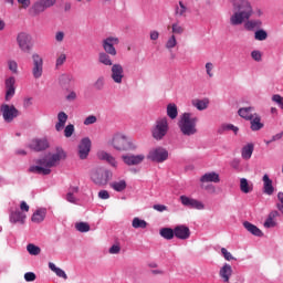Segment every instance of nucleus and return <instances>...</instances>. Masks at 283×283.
I'll list each match as a JSON object with an SVG mask.
<instances>
[{
  "instance_id": "f257e3e1",
  "label": "nucleus",
  "mask_w": 283,
  "mask_h": 283,
  "mask_svg": "<svg viewBox=\"0 0 283 283\" xmlns=\"http://www.w3.org/2000/svg\"><path fill=\"white\" fill-rule=\"evenodd\" d=\"M233 13L230 17L231 25H242L248 32L260 30L262 28V20H250L253 17V7L249 0H232Z\"/></svg>"
},
{
  "instance_id": "f03ea898",
  "label": "nucleus",
  "mask_w": 283,
  "mask_h": 283,
  "mask_svg": "<svg viewBox=\"0 0 283 283\" xmlns=\"http://www.w3.org/2000/svg\"><path fill=\"white\" fill-rule=\"evenodd\" d=\"M67 158V154H65V150L63 148L57 147L56 151L51 155V157H44L41 159H38L35 163L38 166H31L29 168L30 174H40L42 176H50L52 174V167H56L61 160H65Z\"/></svg>"
},
{
  "instance_id": "7ed1b4c3",
  "label": "nucleus",
  "mask_w": 283,
  "mask_h": 283,
  "mask_svg": "<svg viewBox=\"0 0 283 283\" xmlns=\"http://www.w3.org/2000/svg\"><path fill=\"white\" fill-rule=\"evenodd\" d=\"M198 116L184 113L179 117L178 127L184 136H196L198 134Z\"/></svg>"
},
{
  "instance_id": "20e7f679",
  "label": "nucleus",
  "mask_w": 283,
  "mask_h": 283,
  "mask_svg": "<svg viewBox=\"0 0 283 283\" xmlns=\"http://www.w3.org/2000/svg\"><path fill=\"white\" fill-rule=\"evenodd\" d=\"M108 145L116 149V151H132L136 149V143L123 133H115L108 140Z\"/></svg>"
},
{
  "instance_id": "39448f33",
  "label": "nucleus",
  "mask_w": 283,
  "mask_h": 283,
  "mask_svg": "<svg viewBox=\"0 0 283 283\" xmlns=\"http://www.w3.org/2000/svg\"><path fill=\"white\" fill-rule=\"evenodd\" d=\"M114 176V172L109 169L105 168H95L91 172V180L94 182V185H97V187H105Z\"/></svg>"
},
{
  "instance_id": "423d86ee",
  "label": "nucleus",
  "mask_w": 283,
  "mask_h": 283,
  "mask_svg": "<svg viewBox=\"0 0 283 283\" xmlns=\"http://www.w3.org/2000/svg\"><path fill=\"white\" fill-rule=\"evenodd\" d=\"M167 132H169L167 117L157 118L151 129L153 138H155V140H163L167 136Z\"/></svg>"
},
{
  "instance_id": "0eeeda50",
  "label": "nucleus",
  "mask_w": 283,
  "mask_h": 283,
  "mask_svg": "<svg viewBox=\"0 0 283 283\" xmlns=\"http://www.w3.org/2000/svg\"><path fill=\"white\" fill-rule=\"evenodd\" d=\"M15 41L21 52H32V49L34 48V42H32V35L25 32H20L18 33Z\"/></svg>"
},
{
  "instance_id": "6e6552de",
  "label": "nucleus",
  "mask_w": 283,
  "mask_h": 283,
  "mask_svg": "<svg viewBox=\"0 0 283 283\" xmlns=\"http://www.w3.org/2000/svg\"><path fill=\"white\" fill-rule=\"evenodd\" d=\"M0 114L4 120V123H12L14 118L19 116V109L14 107V105L2 104L0 106Z\"/></svg>"
},
{
  "instance_id": "1a4fd4ad",
  "label": "nucleus",
  "mask_w": 283,
  "mask_h": 283,
  "mask_svg": "<svg viewBox=\"0 0 283 283\" xmlns=\"http://www.w3.org/2000/svg\"><path fill=\"white\" fill-rule=\"evenodd\" d=\"M120 43V40L116 36H107L102 41V48L106 52V54H109L111 56H116L118 52L116 51V48L114 45H118Z\"/></svg>"
},
{
  "instance_id": "9d476101",
  "label": "nucleus",
  "mask_w": 283,
  "mask_h": 283,
  "mask_svg": "<svg viewBox=\"0 0 283 283\" xmlns=\"http://www.w3.org/2000/svg\"><path fill=\"white\" fill-rule=\"evenodd\" d=\"M32 75L33 78H41L43 76V56L39 53H33L32 56Z\"/></svg>"
},
{
  "instance_id": "9b49d317",
  "label": "nucleus",
  "mask_w": 283,
  "mask_h": 283,
  "mask_svg": "<svg viewBox=\"0 0 283 283\" xmlns=\"http://www.w3.org/2000/svg\"><path fill=\"white\" fill-rule=\"evenodd\" d=\"M56 3V0H36L31 7V12L35 15L42 14L49 8H52Z\"/></svg>"
},
{
  "instance_id": "f8f14e48",
  "label": "nucleus",
  "mask_w": 283,
  "mask_h": 283,
  "mask_svg": "<svg viewBox=\"0 0 283 283\" xmlns=\"http://www.w3.org/2000/svg\"><path fill=\"white\" fill-rule=\"evenodd\" d=\"M169 158V153L163 147L154 148L148 154V160L153 163H165Z\"/></svg>"
},
{
  "instance_id": "ddd939ff",
  "label": "nucleus",
  "mask_w": 283,
  "mask_h": 283,
  "mask_svg": "<svg viewBox=\"0 0 283 283\" xmlns=\"http://www.w3.org/2000/svg\"><path fill=\"white\" fill-rule=\"evenodd\" d=\"M111 78L117 85H120L123 83V78H125V69L123 67V64L115 63L112 65Z\"/></svg>"
},
{
  "instance_id": "4468645a",
  "label": "nucleus",
  "mask_w": 283,
  "mask_h": 283,
  "mask_svg": "<svg viewBox=\"0 0 283 283\" xmlns=\"http://www.w3.org/2000/svg\"><path fill=\"white\" fill-rule=\"evenodd\" d=\"M180 202L184 207H188V209H197V211H202L205 209V203L198 199H193L188 196H180Z\"/></svg>"
},
{
  "instance_id": "2eb2a0df",
  "label": "nucleus",
  "mask_w": 283,
  "mask_h": 283,
  "mask_svg": "<svg viewBox=\"0 0 283 283\" xmlns=\"http://www.w3.org/2000/svg\"><path fill=\"white\" fill-rule=\"evenodd\" d=\"M92 150V140L90 137H84L78 145V156L81 160H85Z\"/></svg>"
},
{
  "instance_id": "dca6fc26",
  "label": "nucleus",
  "mask_w": 283,
  "mask_h": 283,
  "mask_svg": "<svg viewBox=\"0 0 283 283\" xmlns=\"http://www.w3.org/2000/svg\"><path fill=\"white\" fill-rule=\"evenodd\" d=\"M17 83V78H14V76H9L8 78H6L4 81V86H6V101H12V98L14 97V94L17 93V88L14 87Z\"/></svg>"
},
{
  "instance_id": "f3484780",
  "label": "nucleus",
  "mask_w": 283,
  "mask_h": 283,
  "mask_svg": "<svg viewBox=\"0 0 283 283\" xmlns=\"http://www.w3.org/2000/svg\"><path fill=\"white\" fill-rule=\"evenodd\" d=\"M50 147V142H48V138H34L29 144V149H32L33 151H45Z\"/></svg>"
},
{
  "instance_id": "a211bd4d",
  "label": "nucleus",
  "mask_w": 283,
  "mask_h": 283,
  "mask_svg": "<svg viewBox=\"0 0 283 283\" xmlns=\"http://www.w3.org/2000/svg\"><path fill=\"white\" fill-rule=\"evenodd\" d=\"M174 230L175 238H177V240H189V238H191V230H189V227L185 224L176 226Z\"/></svg>"
},
{
  "instance_id": "6ab92c4d",
  "label": "nucleus",
  "mask_w": 283,
  "mask_h": 283,
  "mask_svg": "<svg viewBox=\"0 0 283 283\" xmlns=\"http://www.w3.org/2000/svg\"><path fill=\"white\" fill-rule=\"evenodd\" d=\"M122 160L125 163V165H128V167L140 165L145 160V155H123Z\"/></svg>"
},
{
  "instance_id": "aec40b11",
  "label": "nucleus",
  "mask_w": 283,
  "mask_h": 283,
  "mask_svg": "<svg viewBox=\"0 0 283 283\" xmlns=\"http://www.w3.org/2000/svg\"><path fill=\"white\" fill-rule=\"evenodd\" d=\"M97 158L107 163L111 167H113V169H118V161L116 160V157H114L112 154L105 150H99L97 153Z\"/></svg>"
},
{
  "instance_id": "412c9836",
  "label": "nucleus",
  "mask_w": 283,
  "mask_h": 283,
  "mask_svg": "<svg viewBox=\"0 0 283 283\" xmlns=\"http://www.w3.org/2000/svg\"><path fill=\"white\" fill-rule=\"evenodd\" d=\"M25 213L20 210H14L9 214V222H11V224H25Z\"/></svg>"
},
{
  "instance_id": "4be33fe9",
  "label": "nucleus",
  "mask_w": 283,
  "mask_h": 283,
  "mask_svg": "<svg viewBox=\"0 0 283 283\" xmlns=\"http://www.w3.org/2000/svg\"><path fill=\"white\" fill-rule=\"evenodd\" d=\"M231 275H233V268L229 263H224L219 270V277H221L222 282L229 283Z\"/></svg>"
},
{
  "instance_id": "5701e85b",
  "label": "nucleus",
  "mask_w": 283,
  "mask_h": 283,
  "mask_svg": "<svg viewBox=\"0 0 283 283\" xmlns=\"http://www.w3.org/2000/svg\"><path fill=\"white\" fill-rule=\"evenodd\" d=\"M263 181V193L265 196H273L275 193V187H273V180L269 177V175H264L262 177Z\"/></svg>"
},
{
  "instance_id": "b1692460",
  "label": "nucleus",
  "mask_w": 283,
  "mask_h": 283,
  "mask_svg": "<svg viewBox=\"0 0 283 283\" xmlns=\"http://www.w3.org/2000/svg\"><path fill=\"white\" fill-rule=\"evenodd\" d=\"M255 107L253 106H248V107H242L238 111V114L241 118H244V120H252L253 116L255 115Z\"/></svg>"
},
{
  "instance_id": "393cba45",
  "label": "nucleus",
  "mask_w": 283,
  "mask_h": 283,
  "mask_svg": "<svg viewBox=\"0 0 283 283\" xmlns=\"http://www.w3.org/2000/svg\"><path fill=\"white\" fill-rule=\"evenodd\" d=\"M48 216V209L40 208L38 209L31 217L32 222L35 224H41L43 220H45V217Z\"/></svg>"
},
{
  "instance_id": "a878e982",
  "label": "nucleus",
  "mask_w": 283,
  "mask_h": 283,
  "mask_svg": "<svg viewBox=\"0 0 283 283\" xmlns=\"http://www.w3.org/2000/svg\"><path fill=\"white\" fill-rule=\"evenodd\" d=\"M250 120V129L252 132H260L262 127H264V124H262V117L258 115V113H254V116H252V119Z\"/></svg>"
},
{
  "instance_id": "bb28decb",
  "label": "nucleus",
  "mask_w": 283,
  "mask_h": 283,
  "mask_svg": "<svg viewBox=\"0 0 283 283\" xmlns=\"http://www.w3.org/2000/svg\"><path fill=\"white\" fill-rule=\"evenodd\" d=\"M243 227L244 229H247V231H249V233L255 235L256 238H262V235H264V233L262 232V230H260V228H258V226L249 221L243 222Z\"/></svg>"
},
{
  "instance_id": "cd10ccee",
  "label": "nucleus",
  "mask_w": 283,
  "mask_h": 283,
  "mask_svg": "<svg viewBox=\"0 0 283 283\" xmlns=\"http://www.w3.org/2000/svg\"><path fill=\"white\" fill-rule=\"evenodd\" d=\"M200 182H214V184H218V182H220V175L218 172H216V171L206 172L203 176H201Z\"/></svg>"
},
{
  "instance_id": "c85d7f7f",
  "label": "nucleus",
  "mask_w": 283,
  "mask_h": 283,
  "mask_svg": "<svg viewBox=\"0 0 283 283\" xmlns=\"http://www.w3.org/2000/svg\"><path fill=\"white\" fill-rule=\"evenodd\" d=\"M187 12H189V9L185 4V2L179 1L178 4L175 6V17L184 18L187 17Z\"/></svg>"
},
{
  "instance_id": "c756f323",
  "label": "nucleus",
  "mask_w": 283,
  "mask_h": 283,
  "mask_svg": "<svg viewBox=\"0 0 283 283\" xmlns=\"http://www.w3.org/2000/svg\"><path fill=\"white\" fill-rule=\"evenodd\" d=\"M65 123H67V115L65 112H60L57 114V123L55 124L56 132H63L65 128Z\"/></svg>"
},
{
  "instance_id": "7c9ffc66",
  "label": "nucleus",
  "mask_w": 283,
  "mask_h": 283,
  "mask_svg": "<svg viewBox=\"0 0 283 283\" xmlns=\"http://www.w3.org/2000/svg\"><path fill=\"white\" fill-rule=\"evenodd\" d=\"M280 216V212H277V210H274L272 212L269 213L268 219L264 222V227L265 229H273V227H275V218H277Z\"/></svg>"
},
{
  "instance_id": "2f4dec72",
  "label": "nucleus",
  "mask_w": 283,
  "mask_h": 283,
  "mask_svg": "<svg viewBox=\"0 0 283 283\" xmlns=\"http://www.w3.org/2000/svg\"><path fill=\"white\" fill-rule=\"evenodd\" d=\"M98 62L102 63V65H106V67H112L114 65V62L107 52H101L98 54Z\"/></svg>"
},
{
  "instance_id": "473e14b6",
  "label": "nucleus",
  "mask_w": 283,
  "mask_h": 283,
  "mask_svg": "<svg viewBox=\"0 0 283 283\" xmlns=\"http://www.w3.org/2000/svg\"><path fill=\"white\" fill-rule=\"evenodd\" d=\"M224 132H233V134H235V136H238L240 128H238V126H235L233 124H222L218 128V134H224Z\"/></svg>"
},
{
  "instance_id": "72a5a7b5",
  "label": "nucleus",
  "mask_w": 283,
  "mask_h": 283,
  "mask_svg": "<svg viewBox=\"0 0 283 283\" xmlns=\"http://www.w3.org/2000/svg\"><path fill=\"white\" fill-rule=\"evenodd\" d=\"M253 149H254L253 144H248L243 146L241 150V156L243 160H251V157L253 156Z\"/></svg>"
},
{
  "instance_id": "f704fd0d",
  "label": "nucleus",
  "mask_w": 283,
  "mask_h": 283,
  "mask_svg": "<svg viewBox=\"0 0 283 283\" xmlns=\"http://www.w3.org/2000/svg\"><path fill=\"white\" fill-rule=\"evenodd\" d=\"M111 189L117 192L125 191V189H127V181H125V179H122L119 181H113L111 184Z\"/></svg>"
},
{
  "instance_id": "c9c22d12",
  "label": "nucleus",
  "mask_w": 283,
  "mask_h": 283,
  "mask_svg": "<svg viewBox=\"0 0 283 283\" xmlns=\"http://www.w3.org/2000/svg\"><path fill=\"white\" fill-rule=\"evenodd\" d=\"M159 235L164 238V240H174L175 238V230L171 228H161L159 230Z\"/></svg>"
},
{
  "instance_id": "e433bc0d",
  "label": "nucleus",
  "mask_w": 283,
  "mask_h": 283,
  "mask_svg": "<svg viewBox=\"0 0 283 283\" xmlns=\"http://www.w3.org/2000/svg\"><path fill=\"white\" fill-rule=\"evenodd\" d=\"M240 189L242 193H251V191H253V184H250L249 180H247V178H241Z\"/></svg>"
},
{
  "instance_id": "4c0bfd02",
  "label": "nucleus",
  "mask_w": 283,
  "mask_h": 283,
  "mask_svg": "<svg viewBox=\"0 0 283 283\" xmlns=\"http://www.w3.org/2000/svg\"><path fill=\"white\" fill-rule=\"evenodd\" d=\"M193 107L202 112L209 107V99H196L192 102Z\"/></svg>"
},
{
  "instance_id": "58836bf2",
  "label": "nucleus",
  "mask_w": 283,
  "mask_h": 283,
  "mask_svg": "<svg viewBox=\"0 0 283 283\" xmlns=\"http://www.w3.org/2000/svg\"><path fill=\"white\" fill-rule=\"evenodd\" d=\"M49 269L53 271L54 274L57 275V277H63L64 280H67V274L62 269L57 268L56 264L50 262Z\"/></svg>"
},
{
  "instance_id": "ea45409f",
  "label": "nucleus",
  "mask_w": 283,
  "mask_h": 283,
  "mask_svg": "<svg viewBox=\"0 0 283 283\" xmlns=\"http://www.w3.org/2000/svg\"><path fill=\"white\" fill-rule=\"evenodd\" d=\"M177 45H178V40L176 39V35L171 34L170 36H168L165 43L166 50H169V52H171V50H174V48H176Z\"/></svg>"
},
{
  "instance_id": "a19ab883",
  "label": "nucleus",
  "mask_w": 283,
  "mask_h": 283,
  "mask_svg": "<svg viewBox=\"0 0 283 283\" xmlns=\"http://www.w3.org/2000/svg\"><path fill=\"white\" fill-rule=\"evenodd\" d=\"M167 116H169L171 120L178 118V106H176V104H168Z\"/></svg>"
},
{
  "instance_id": "79ce46f5",
  "label": "nucleus",
  "mask_w": 283,
  "mask_h": 283,
  "mask_svg": "<svg viewBox=\"0 0 283 283\" xmlns=\"http://www.w3.org/2000/svg\"><path fill=\"white\" fill-rule=\"evenodd\" d=\"M133 229H147V221L135 217L132 222Z\"/></svg>"
},
{
  "instance_id": "37998d69",
  "label": "nucleus",
  "mask_w": 283,
  "mask_h": 283,
  "mask_svg": "<svg viewBox=\"0 0 283 283\" xmlns=\"http://www.w3.org/2000/svg\"><path fill=\"white\" fill-rule=\"evenodd\" d=\"M62 85H70V83H74V75L71 73H64L59 78Z\"/></svg>"
},
{
  "instance_id": "c03bdc74",
  "label": "nucleus",
  "mask_w": 283,
  "mask_h": 283,
  "mask_svg": "<svg viewBox=\"0 0 283 283\" xmlns=\"http://www.w3.org/2000/svg\"><path fill=\"white\" fill-rule=\"evenodd\" d=\"M255 41H266L269 33L264 29H259L254 32Z\"/></svg>"
},
{
  "instance_id": "a18cd8bd",
  "label": "nucleus",
  "mask_w": 283,
  "mask_h": 283,
  "mask_svg": "<svg viewBox=\"0 0 283 283\" xmlns=\"http://www.w3.org/2000/svg\"><path fill=\"white\" fill-rule=\"evenodd\" d=\"M93 87L98 92L103 91L105 88V76H98L94 82Z\"/></svg>"
},
{
  "instance_id": "49530a36",
  "label": "nucleus",
  "mask_w": 283,
  "mask_h": 283,
  "mask_svg": "<svg viewBox=\"0 0 283 283\" xmlns=\"http://www.w3.org/2000/svg\"><path fill=\"white\" fill-rule=\"evenodd\" d=\"M7 65H8V70H10L12 74H19V63L15 62V60L7 61Z\"/></svg>"
},
{
  "instance_id": "de8ad7c7",
  "label": "nucleus",
  "mask_w": 283,
  "mask_h": 283,
  "mask_svg": "<svg viewBox=\"0 0 283 283\" xmlns=\"http://www.w3.org/2000/svg\"><path fill=\"white\" fill-rule=\"evenodd\" d=\"M171 32L174 35L176 34H185V27H182L180 23L175 22L171 24Z\"/></svg>"
},
{
  "instance_id": "09e8293b",
  "label": "nucleus",
  "mask_w": 283,
  "mask_h": 283,
  "mask_svg": "<svg viewBox=\"0 0 283 283\" xmlns=\"http://www.w3.org/2000/svg\"><path fill=\"white\" fill-rule=\"evenodd\" d=\"M27 251H28V253H30V255H39L41 253V248H39L38 245H35L33 243H29L27 245Z\"/></svg>"
},
{
  "instance_id": "8fccbe9b",
  "label": "nucleus",
  "mask_w": 283,
  "mask_h": 283,
  "mask_svg": "<svg viewBox=\"0 0 283 283\" xmlns=\"http://www.w3.org/2000/svg\"><path fill=\"white\" fill-rule=\"evenodd\" d=\"M76 231H80V233H87L90 231V224L87 222H77L75 223Z\"/></svg>"
},
{
  "instance_id": "3c124183",
  "label": "nucleus",
  "mask_w": 283,
  "mask_h": 283,
  "mask_svg": "<svg viewBox=\"0 0 283 283\" xmlns=\"http://www.w3.org/2000/svg\"><path fill=\"white\" fill-rule=\"evenodd\" d=\"M206 73H207V76H209V78H213V69L216 67L213 65V63L211 62H207L206 65Z\"/></svg>"
},
{
  "instance_id": "603ef678",
  "label": "nucleus",
  "mask_w": 283,
  "mask_h": 283,
  "mask_svg": "<svg viewBox=\"0 0 283 283\" xmlns=\"http://www.w3.org/2000/svg\"><path fill=\"white\" fill-rule=\"evenodd\" d=\"M73 134H74V125L73 124H69L64 128V136H65V138H72Z\"/></svg>"
},
{
  "instance_id": "864d4df0",
  "label": "nucleus",
  "mask_w": 283,
  "mask_h": 283,
  "mask_svg": "<svg viewBox=\"0 0 283 283\" xmlns=\"http://www.w3.org/2000/svg\"><path fill=\"white\" fill-rule=\"evenodd\" d=\"M221 255L224 258V260H227L228 262H231V260H235V258H233V254H231V252L227 251L226 248L221 249Z\"/></svg>"
},
{
  "instance_id": "5fc2aeb1",
  "label": "nucleus",
  "mask_w": 283,
  "mask_h": 283,
  "mask_svg": "<svg viewBox=\"0 0 283 283\" xmlns=\"http://www.w3.org/2000/svg\"><path fill=\"white\" fill-rule=\"evenodd\" d=\"M65 61H67V55H65V53L60 54L55 62L56 67H61Z\"/></svg>"
},
{
  "instance_id": "6e6d98bb",
  "label": "nucleus",
  "mask_w": 283,
  "mask_h": 283,
  "mask_svg": "<svg viewBox=\"0 0 283 283\" xmlns=\"http://www.w3.org/2000/svg\"><path fill=\"white\" fill-rule=\"evenodd\" d=\"M34 105V98L33 97H24L23 99V107L24 109H30Z\"/></svg>"
},
{
  "instance_id": "4d7b16f0",
  "label": "nucleus",
  "mask_w": 283,
  "mask_h": 283,
  "mask_svg": "<svg viewBox=\"0 0 283 283\" xmlns=\"http://www.w3.org/2000/svg\"><path fill=\"white\" fill-rule=\"evenodd\" d=\"M272 101L273 103H276V105H279L280 108L283 109V97L280 94L273 95Z\"/></svg>"
},
{
  "instance_id": "13d9d810",
  "label": "nucleus",
  "mask_w": 283,
  "mask_h": 283,
  "mask_svg": "<svg viewBox=\"0 0 283 283\" xmlns=\"http://www.w3.org/2000/svg\"><path fill=\"white\" fill-rule=\"evenodd\" d=\"M251 56L253 59V61H256V63H260V61H262V52L254 50L251 52Z\"/></svg>"
},
{
  "instance_id": "bf43d9fd",
  "label": "nucleus",
  "mask_w": 283,
  "mask_h": 283,
  "mask_svg": "<svg viewBox=\"0 0 283 283\" xmlns=\"http://www.w3.org/2000/svg\"><path fill=\"white\" fill-rule=\"evenodd\" d=\"M66 201L71 202V205H78V198H76L74 195L67 192L66 193Z\"/></svg>"
},
{
  "instance_id": "052dcab7",
  "label": "nucleus",
  "mask_w": 283,
  "mask_h": 283,
  "mask_svg": "<svg viewBox=\"0 0 283 283\" xmlns=\"http://www.w3.org/2000/svg\"><path fill=\"white\" fill-rule=\"evenodd\" d=\"M108 253H111V255H118V253H120V245L118 244H114L109 248Z\"/></svg>"
},
{
  "instance_id": "680f3d73",
  "label": "nucleus",
  "mask_w": 283,
  "mask_h": 283,
  "mask_svg": "<svg viewBox=\"0 0 283 283\" xmlns=\"http://www.w3.org/2000/svg\"><path fill=\"white\" fill-rule=\"evenodd\" d=\"M24 280L25 282H34V280H36V274H34V272H27L24 274Z\"/></svg>"
},
{
  "instance_id": "e2e57ef3",
  "label": "nucleus",
  "mask_w": 283,
  "mask_h": 283,
  "mask_svg": "<svg viewBox=\"0 0 283 283\" xmlns=\"http://www.w3.org/2000/svg\"><path fill=\"white\" fill-rule=\"evenodd\" d=\"M64 39H65V32H63V31H57V32L55 33V41H56L57 43H63Z\"/></svg>"
},
{
  "instance_id": "0e129e2a",
  "label": "nucleus",
  "mask_w": 283,
  "mask_h": 283,
  "mask_svg": "<svg viewBox=\"0 0 283 283\" xmlns=\"http://www.w3.org/2000/svg\"><path fill=\"white\" fill-rule=\"evenodd\" d=\"M149 36H150V41H158V39H160V32L156 30H151L149 33Z\"/></svg>"
},
{
  "instance_id": "69168bd1",
  "label": "nucleus",
  "mask_w": 283,
  "mask_h": 283,
  "mask_svg": "<svg viewBox=\"0 0 283 283\" xmlns=\"http://www.w3.org/2000/svg\"><path fill=\"white\" fill-rule=\"evenodd\" d=\"M96 116L90 115L88 117L85 118L84 125H94L96 123Z\"/></svg>"
},
{
  "instance_id": "338daca9",
  "label": "nucleus",
  "mask_w": 283,
  "mask_h": 283,
  "mask_svg": "<svg viewBox=\"0 0 283 283\" xmlns=\"http://www.w3.org/2000/svg\"><path fill=\"white\" fill-rule=\"evenodd\" d=\"M78 98V95L76 94L75 91H70V93L66 95V101H76Z\"/></svg>"
},
{
  "instance_id": "774afa93",
  "label": "nucleus",
  "mask_w": 283,
  "mask_h": 283,
  "mask_svg": "<svg viewBox=\"0 0 283 283\" xmlns=\"http://www.w3.org/2000/svg\"><path fill=\"white\" fill-rule=\"evenodd\" d=\"M98 198H101V200H109V192L107 190H101Z\"/></svg>"
}]
</instances>
